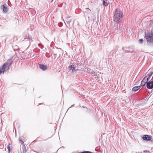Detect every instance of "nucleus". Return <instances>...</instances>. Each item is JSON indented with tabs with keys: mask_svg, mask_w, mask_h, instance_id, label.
Masks as SVG:
<instances>
[{
	"mask_svg": "<svg viewBox=\"0 0 153 153\" xmlns=\"http://www.w3.org/2000/svg\"><path fill=\"white\" fill-rule=\"evenodd\" d=\"M82 153H92L90 152L89 151H85L82 152Z\"/></svg>",
	"mask_w": 153,
	"mask_h": 153,
	"instance_id": "obj_24",
	"label": "nucleus"
},
{
	"mask_svg": "<svg viewBox=\"0 0 153 153\" xmlns=\"http://www.w3.org/2000/svg\"><path fill=\"white\" fill-rule=\"evenodd\" d=\"M19 140L22 144L24 143V142L22 141V139H21V137L19 138Z\"/></svg>",
	"mask_w": 153,
	"mask_h": 153,
	"instance_id": "obj_20",
	"label": "nucleus"
},
{
	"mask_svg": "<svg viewBox=\"0 0 153 153\" xmlns=\"http://www.w3.org/2000/svg\"><path fill=\"white\" fill-rule=\"evenodd\" d=\"M39 67L40 68L42 69L43 71L46 70L47 69V66L44 65H39Z\"/></svg>",
	"mask_w": 153,
	"mask_h": 153,
	"instance_id": "obj_10",
	"label": "nucleus"
},
{
	"mask_svg": "<svg viewBox=\"0 0 153 153\" xmlns=\"http://www.w3.org/2000/svg\"><path fill=\"white\" fill-rule=\"evenodd\" d=\"M87 10V12L88 13H90L91 10L89 9L88 8H86Z\"/></svg>",
	"mask_w": 153,
	"mask_h": 153,
	"instance_id": "obj_25",
	"label": "nucleus"
},
{
	"mask_svg": "<svg viewBox=\"0 0 153 153\" xmlns=\"http://www.w3.org/2000/svg\"><path fill=\"white\" fill-rule=\"evenodd\" d=\"M141 87V86H138L134 87L132 88V91H137L138 90L140 89Z\"/></svg>",
	"mask_w": 153,
	"mask_h": 153,
	"instance_id": "obj_11",
	"label": "nucleus"
},
{
	"mask_svg": "<svg viewBox=\"0 0 153 153\" xmlns=\"http://www.w3.org/2000/svg\"><path fill=\"white\" fill-rule=\"evenodd\" d=\"M145 36L146 38H153V29L146 31Z\"/></svg>",
	"mask_w": 153,
	"mask_h": 153,
	"instance_id": "obj_3",
	"label": "nucleus"
},
{
	"mask_svg": "<svg viewBox=\"0 0 153 153\" xmlns=\"http://www.w3.org/2000/svg\"><path fill=\"white\" fill-rule=\"evenodd\" d=\"M123 13L120 9H116L114 14V22H121V19L123 17Z\"/></svg>",
	"mask_w": 153,
	"mask_h": 153,
	"instance_id": "obj_1",
	"label": "nucleus"
},
{
	"mask_svg": "<svg viewBox=\"0 0 153 153\" xmlns=\"http://www.w3.org/2000/svg\"><path fill=\"white\" fill-rule=\"evenodd\" d=\"M22 148L23 149V153H25L26 152V150L25 149V145L22 146Z\"/></svg>",
	"mask_w": 153,
	"mask_h": 153,
	"instance_id": "obj_18",
	"label": "nucleus"
},
{
	"mask_svg": "<svg viewBox=\"0 0 153 153\" xmlns=\"http://www.w3.org/2000/svg\"><path fill=\"white\" fill-rule=\"evenodd\" d=\"M152 74L153 72H150L147 74V76H148V78H147V79H146L147 80V81H148L150 79L152 75Z\"/></svg>",
	"mask_w": 153,
	"mask_h": 153,
	"instance_id": "obj_13",
	"label": "nucleus"
},
{
	"mask_svg": "<svg viewBox=\"0 0 153 153\" xmlns=\"http://www.w3.org/2000/svg\"><path fill=\"white\" fill-rule=\"evenodd\" d=\"M58 25L59 27H61L62 26V23L61 22L59 23L58 24Z\"/></svg>",
	"mask_w": 153,
	"mask_h": 153,
	"instance_id": "obj_23",
	"label": "nucleus"
},
{
	"mask_svg": "<svg viewBox=\"0 0 153 153\" xmlns=\"http://www.w3.org/2000/svg\"><path fill=\"white\" fill-rule=\"evenodd\" d=\"M121 22H114V25L113 27V29L114 30H116L120 29V23Z\"/></svg>",
	"mask_w": 153,
	"mask_h": 153,
	"instance_id": "obj_4",
	"label": "nucleus"
},
{
	"mask_svg": "<svg viewBox=\"0 0 153 153\" xmlns=\"http://www.w3.org/2000/svg\"><path fill=\"white\" fill-rule=\"evenodd\" d=\"M143 39H140L138 41V42L140 44H142L143 42Z\"/></svg>",
	"mask_w": 153,
	"mask_h": 153,
	"instance_id": "obj_19",
	"label": "nucleus"
},
{
	"mask_svg": "<svg viewBox=\"0 0 153 153\" xmlns=\"http://www.w3.org/2000/svg\"><path fill=\"white\" fill-rule=\"evenodd\" d=\"M24 38L26 39V38H26V37H25Z\"/></svg>",
	"mask_w": 153,
	"mask_h": 153,
	"instance_id": "obj_27",
	"label": "nucleus"
},
{
	"mask_svg": "<svg viewBox=\"0 0 153 153\" xmlns=\"http://www.w3.org/2000/svg\"><path fill=\"white\" fill-rule=\"evenodd\" d=\"M143 139L146 141L150 140L152 138V136L147 135H144L143 137Z\"/></svg>",
	"mask_w": 153,
	"mask_h": 153,
	"instance_id": "obj_7",
	"label": "nucleus"
},
{
	"mask_svg": "<svg viewBox=\"0 0 153 153\" xmlns=\"http://www.w3.org/2000/svg\"><path fill=\"white\" fill-rule=\"evenodd\" d=\"M10 62H7L4 64L2 67L0 68V74L4 73V71H6L10 67L12 60L11 59L9 60Z\"/></svg>",
	"mask_w": 153,
	"mask_h": 153,
	"instance_id": "obj_2",
	"label": "nucleus"
},
{
	"mask_svg": "<svg viewBox=\"0 0 153 153\" xmlns=\"http://www.w3.org/2000/svg\"><path fill=\"white\" fill-rule=\"evenodd\" d=\"M66 22L68 24H69L72 22V20L70 19V16H68L66 18Z\"/></svg>",
	"mask_w": 153,
	"mask_h": 153,
	"instance_id": "obj_12",
	"label": "nucleus"
},
{
	"mask_svg": "<svg viewBox=\"0 0 153 153\" xmlns=\"http://www.w3.org/2000/svg\"><path fill=\"white\" fill-rule=\"evenodd\" d=\"M146 85L148 89H152L153 88V81H148Z\"/></svg>",
	"mask_w": 153,
	"mask_h": 153,
	"instance_id": "obj_5",
	"label": "nucleus"
},
{
	"mask_svg": "<svg viewBox=\"0 0 153 153\" xmlns=\"http://www.w3.org/2000/svg\"><path fill=\"white\" fill-rule=\"evenodd\" d=\"M13 48L14 51H18L19 49V47L17 45H15L13 47Z\"/></svg>",
	"mask_w": 153,
	"mask_h": 153,
	"instance_id": "obj_16",
	"label": "nucleus"
},
{
	"mask_svg": "<svg viewBox=\"0 0 153 153\" xmlns=\"http://www.w3.org/2000/svg\"><path fill=\"white\" fill-rule=\"evenodd\" d=\"M68 68L70 70H71L73 72L75 71L74 66V65H71V66H69Z\"/></svg>",
	"mask_w": 153,
	"mask_h": 153,
	"instance_id": "obj_14",
	"label": "nucleus"
},
{
	"mask_svg": "<svg viewBox=\"0 0 153 153\" xmlns=\"http://www.w3.org/2000/svg\"><path fill=\"white\" fill-rule=\"evenodd\" d=\"M92 3H95L96 2L97 0H89Z\"/></svg>",
	"mask_w": 153,
	"mask_h": 153,
	"instance_id": "obj_21",
	"label": "nucleus"
},
{
	"mask_svg": "<svg viewBox=\"0 0 153 153\" xmlns=\"http://www.w3.org/2000/svg\"><path fill=\"white\" fill-rule=\"evenodd\" d=\"M147 76H146L142 79L141 83V87L145 86L146 84L148 82V81L146 79V78Z\"/></svg>",
	"mask_w": 153,
	"mask_h": 153,
	"instance_id": "obj_6",
	"label": "nucleus"
},
{
	"mask_svg": "<svg viewBox=\"0 0 153 153\" xmlns=\"http://www.w3.org/2000/svg\"><path fill=\"white\" fill-rule=\"evenodd\" d=\"M91 74L93 76H95L96 74L93 71H92L91 72Z\"/></svg>",
	"mask_w": 153,
	"mask_h": 153,
	"instance_id": "obj_22",
	"label": "nucleus"
},
{
	"mask_svg": "<svg viewBox=\"0 0 153 153\" xmlns=\"http://www.w3.org/2000/svg\"><path fill=\"white\" fill-rule=\"evenodd\" d=\"M12 148L11 145L10 144H9L7 146V149H8L9 152H10V150Z\"/></svg>",
	"mask_w": 153,
	"mask_h": 153,
	"instance_id": "obj_17",
	"label": "nucleus"
},
{
	"mask_svg": "<svg viewBox=\"0 0 153 153\" xmlns=\"http://www.w3.org/2000/svg\"><path fill=\"white\" fill-rule=\"evenodd\" d=\"M148 43L150 44L153 43V39H146Z\"/></svg>",
	"mask_w": 153,
	"mask_h": 153,
	"instance_id": "obj_15",
	"label": "nucleus"
},
{
	"mask_svg": "<svg viewBox=\"0 0 153 153\" xmlns=\"http://www.w3.org/2000/svg\"><path fill=\"white\" fill-rule=\"evenodd\" d=\"M90 70H90V69H89V68H88V69H87V71H90Z\"/></svg>",
	"mask_w": 153,
	"mask_h": 153,
	"instance_id": "obj_26",
	"label": "nucleus"
},
{
	"mask_svg": "<svg viewBox=\"0 0 153 153\" xmlns=\"http://www.w3.org/2000/svg\"><path fill=\"white\" fill-rule=\"evenodd\" d=\"M102 1V4L104 6H107L109 4L108 0H101Z\"/></svg>",
	"mask_w": 153,
	"mask_h": 153,
	"instance_id": "obj_9",
	"label": "nucleus"
},
{
	"mask_svg": "<svg viewBox=\"0 0 153 153\" xmlns=\"http://www.w3.org/2000/svg\"><path fill=\"white\" fill-rule=\"evenodd\" d=\"M1 9L4 12L6 13L8 11L7 6L6 4H3L1 7Z\"/></svg>",
	"mask_w": 153,
	"mask_h": 153,
	"instance_id": "obj_8",
	"label": "nucleus"
}]
</instances>
